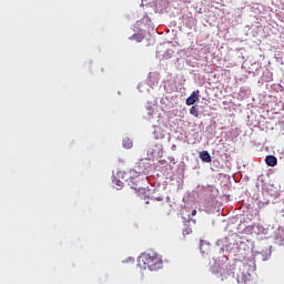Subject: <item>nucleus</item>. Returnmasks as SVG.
<instances>
[{
    "instance_id": "f257e3e1",
    "label": "nucleus",
    "mask_w": 284,
    "mask_h": 284,
    "mask_svg": "<svg viewBox=\"0 0 284 284\" xmlns=\"http://www.w3.org/2000/svg\"><path fill=\"white\" fill-rule=\"evenodd\" d=\"M138 265L141 270H150V272H159L163 270V260L154 251L142 253L138 258Z\"/></svg>"
},
{
    "instance_id": "f03ea898",
    "label": "nucleus",
    "mask_w": 284,
    "mask_h": 284,
    "mask_svg": "<svg viewBox=\"0 0 284 284\" xmlns=\"http://www.w3.org/2000/svg\"><path fill=\"white\" fill-rule=\"evenodd\" d=\"M199 94H201V91L195 90L191 93V95L186 99V105H194L196 101H199Z\"/></svg>"
},
{
    "instance_id": "7ed1b4c3",
    "label": "nucleus",
    "mask_w": 284,
    "mask_h": 284,
    "mask_svg": "<svg viewBox=\"0 0 284 284\" xmlns=\"http://www.w3.org/2000/svg\"><path fill=\"white\" fill-rule=\"evenodd\" d=\"M265 163L266 165H268V168H276V165L278 164V160L274 155H267L265 158Z\"/></svg>"
},
{
    "instance_id": "20e7f679",
    "label": "nucleus",
    "mask_w": 284,
    "mask_h": 284,
    "mask_svg": "<svg viewBox=\"0 0 284 284\" xmlns=\"http://www.w3.org/2000/svg\"><path fill=\"white\" fill-rule=\"evenodd\" d=\"M199 156L204 163H212V156L210 155V152L201 151Z\"/></svg>"
},
{
    "instance_id": "39448f33",
    "label": "nucleus",
    "mask_w": 284,
    "mask_h": 284,
    "mask_svg": "<svg viewBox=\"0 0 284 284\" xmlns=\"http://www.w3.org/2000/svg\"><path fill=\"white\" fill-rule=\"evenodd\" d=\"M123 148H125V150H131V148L133 146V142L130 138H125L122 142Z\"/></svg>"
},
{
    "instance_id": "423d86ee",
    "label": "nucleus",
    "mask_w": 284,
    "mask_h": 284,
    "mask_svg": "<svg viewBox=\"0 0 284 284\" xmlns=\"http://www.w3.org/2000/svg\"><path fill=\"white\" fill-rule=\"evenodd\" d=\"M129 174H130V179H131V183H132V179H134V176L139 178L141 174H145V171L142 170V171L136 172V170H131L129 172Z\"/></svg>"
},
{
    "instance_id": "0eeeda50",
    "label": "nucleus",
    "mask_w": 284,
    "mask_h": 284,
    "mask_svg": "<svg viewBox=\"0 0 284 284\" xmlns=\"http://www.w3.org/2000/svg\"><path fill=\"white\" fill-rule=\"evenodd\" d=\"M190 114L197 119V116H199V108L196 105L191 106Z\"/></svg>"
},
{
    "instance_id": "6e6552de",
    "label": "nucleus",
    "mask_w": 284,
    "mask_h": 284,
    "mask_svg": "<svg viewBox=\"0 0 284 284\" xmlns=\"http://www.w3.org/2000/svg\"><path fill=\"white\" fill-rule=\"evenodd\" d=\"M114 183L118 186V190H121V187H123V182H121V180H115Z\"/></svg>"
},
{
    "instance_id": "1a4fd4ad",
    "label": "nucleus",
    "mask_w": 284,
    "mask_h": 284,
    "mask_svg": "<svg viewBox=\"0 0 284 284\" xmlns=\"http://www.w3.org/2000/svg\"><path fill=\"white\" fill-rule=\"evenodd\" d=\"M191 232H192V229L186 227L185 230H183V235L185 236V235L190 234Z\"/></svg>"
},
{
    "instance_id": "9d476101",
    "label": "nucleus",
    "mask_w": 284,
    "mask_h": 284,
    "mask_svg": "<svg viewBox=\"0 0 284 284\" xmlns=\"http://www.w3.org/2000/svg\"><path fill=\"white\" fill-rule=\"evenodd\" d=\"M191 216H196V210H193V211L191 212Z\"/></svg>"
},
{
    "instance_id": "9b49d317",
    "label": "nucleus",
    "mask_w": 284,
    "mask_h": 284,
    "mask_svg": "<svg viewBox=\"0 0 284 284\" xmlns=\"http://www.w3.org/2000/svg\"><path fill=\"white\" fill-rule=\"evenodd\" d=\"M141 165H143V162H140V163H139V168H141Z\"/></svg>"
},
{
    "instance_id": "f8f14e48",
    "label": "nucleus",
    "mask_w": 284,
    "mask_h": 284,
    "mask_svg": "<svg viewBox=\"0 0 284 284\" xmlns=\"http://www.w3.org/2000/svg\"><path fill=\"white\" fill-rule=\"evenodd\" d=\"M134 190H136V186H132Z\"/></svg>"
}]
</instances>
